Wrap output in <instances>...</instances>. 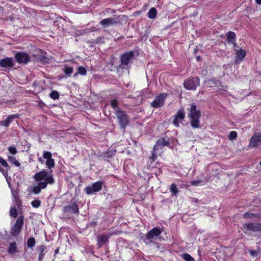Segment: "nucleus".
Here are the masks:
<instances>
[{"label":"nucleus","instance_id":"6","mask_svg":"<svg viewBox=\"0 0 261 261\" xmlns=\"http://www.w3.org/2000/svg\"><path fill=\"white\" fill-rule=\"evenodd\" d=\"M65 214H79V210L76 202H70L67 205L64 206L63 210Z\"/></svg>","mask_w":261,"mask_h":261},{"label":"nucleus","instance_id":"2","mask_svg":"<svg viewBox=\"0 0 261 261\" xmlns=\"http://www.w3.org/2000/svg\"><path fill=\"white\" fill-rule=\"evenodd\" d=\"M115 114L121 128L125 129L129 122L128 116L126 113L120 109H116Z\"/></svg>","mask_w":261,"mask_h":261},{"label":"nucleus","instance_id":"5","mask_svg":"<svg viewBox=\"0 0 261 261\" xmlns=\"http://www.w3.org/2000/svg\"><path fill=\"white\" fill-rule=\"evenodd\" d=\"M103 184V181H98L94 183L91 186H89L85 189L86 193L89 195L94 192H98L102 189Z\"/></svg>","mask_w":261,"mask_h":261},{"label":"nucleus","instance_id":"55","mask_svg":"<svg viewBox=\"0 0 261 261\" xmlns=\"http://www.w3.org/2000/svg\"><path fill=\"white\" fill-rule=\"evenodd\" d=\"M196 59H197V61H200L201 60L200 56H197Z\"/></svg>","mask_w":261,"mask_h":261},{"label":"nucleus","instance_id":"25","mask_svg":"<svg viewBox=\"0 0 261 261\" xmlns=\"http://www.w3.org/2000/svg\"><path fill=\"white\" fill-rule=\"evenodd\" d=\"M156 10L154 8H151L148 13V17L151 19L154 18L156 16Z\"/></svg>","mask_w":261,"mask_h":261},{"label":"nucleus","instance_id":"14","mask_svg":"<svg viewBox=\"0 0 261 261\" xmlns=\"http://www.w3.org/2000/svg\"><path fill=\"white\" fill-rule=\"evenodd\" d=\"M18 117L17 114L9 115L5 120L0 121V125L8 127L11 122Z\"/></svg>","mask_w":261,"mask_h":261},{"label":"nucleus","instance_id":"21","mask_svg":"<svg viewBox=\"0 0 261 261\" xmlns=\"http://www.w3.org/2000/svg\"><path fill=\"white\" fill-rule=\"evenodd\" d=\"M86 73H87L86 69L83 66H80L77 68V72L74 74V77L76 76L78 74H80L82 75H85L86 74Z\"/></svg>","mask_w":261,"mask_h":261},{"label":"nucleus","instance_id":"1","mask_svg":"<svg viewBox=\"0 0 261 261\" xmlns=\"http://www.w3.org/2000/svg\"><path fill=\"white\" fill-rule=\"evenodd\" d=\"M197 107L195 105H192L189 117L191 118V124L194 128H198L199 127V118L201 116L200 111L196 110Z\"/></svg>","mask_w":261,"mask_h":261},{"label":"nucleus","instance_id":"20","mask_svg":"<svg viewBox=\"0 0 261 261\" xmlns=\"http://www.w3.org/2000/svg\"><path fill=\"white\" fill-rule=\"evenodd\" d=\"M227 39L228 42H233L236 38V34L234 32L229 31L227 34Z\"/></svg>","mask_w":261,"mask_h":261},{"label":"nucleus","instance_id":"30","mask_svg":"<svg viewBox=\"0 0 261 261\" xmlns=\"http://www.w3.org/2000/svg\"><path fill=\"white\" fill-rule=\"evenodd\" d=\"M23 224V217H20L17 220L15 224V225L19 227L20 228H21Z\"/></svg>","mask_w":261,"mask_h":261},{"label":"nucleus","instance_id":"53","mask_svg":"<svg viewBox=\"0 0 261 261\" xmlns=\"http://www.w3.org/2000/svg\"><path fill=\"white\" fill-rule=\"evenodd\" d=\"M255 2L257 4H261V0H255Z\"/></svg>","mask_w":261,"mask_h":261},{"label":"nucleus","instance_id":"41","mask_svg":"<svg viewBox=\"0 0 261 261\" xmlns=\"http://www.w3.org/2000/svg\"><path fill=\"white\" fill-rule=\"evenodd\" d=\"M52 154L51 152L49 151H45L43 153V157L47 160L51 159Z\"/></svg>","mask_w":261,"mask_h":261},{"label":"nucleus","instance_id":"42","mask_svg":"<svg viewBox=\"0 0 261 261\" xmlns=\"http://www.w3.org/2000/svg\"><path fill=\"white\" fill-rule=\"evenodd\" d=\"M41 189L38 186H34L32 191L35 194H39L41 192Z\"/></svg>","mask_w":261,"mask_h":261},{"label":"nucleus","instance_id":"8","mask_svg":"<svg viewBox=\"0 0 261 261\" xmlns=\"http://www.w3.org/2000/svg\"><path fill=\"white\" fill-rule=\"evenodd\" d=\"M261 145V133H254L250 139L249 146L254 148Z\"/></svg>","mask_w":261,"mask_h":261},{"label":"nucleus","instance_id":"26","mask_svg":"<svg viewBox=\"0 0 261 261\" xmlns=\"http://www.w3.org/2000/svg\"><path fill=\"white\" fill-rule=\"evenodd\" d=\"M46 249V247L44 245H41L39 247V260H41L43 258V256L44 255V252L45 250Z\"/></svg>","mask_w":261,"mask_h":261},{"label":"nucleus","instance_id":"37","mask_svg":"<svg viewBox=\"0 0 261 261\" xmlns=\"http://www.w3.org/2000/svg\"><path fill=\"white\" fill-rule=\"evenodd\" d=\"M9 160L11 162H13V164L16 166H17V167H19L20 164L19 163V162L16 160L15 159V158L13 156H9Z\"/></svg>","mask_w":261,"mask_h":261},{"label":"nucleus","instance_id":"22","mask_svg":"<svg viewBox=\"0 0 261 261\" xmlns=\"http://www.w3.org/2000/svg\"><path fill=\"white\" fill-rule=\"evenodd\" d=\"M21 228L14 225V226L11 228V233L14 236H17Z\"/></svg>","mask_w":261,"mask_h":261},{"label":"nucleus","instance_id":"57","mask_svg":"<svg viewBox=\"0 0 261 261\" xmlns=\"http://www.w3.org/2000/svg\"><path fill=\"white\" fill-rule=\"evenodd\" d=\"M259 164L261 166V161L260 162Z\"/></svg>","mask_w":261,"mask_h":261},{"label":"nucleus","instance_id":"49","mask_svg":"<svg viewBox=\"0 0 261 261\" xmlns=\"http://www.w3.org/2000/svg\"><path fill=\"white\" fill-rule=\"evenodd\" d=\"M200 183V181L199 180H196V181H191V184L192 185H197L198 184Z\"/></svg>","mask_w":261,"mask_h":261},{"label":"nucleus","instance_id":"10","mask_svg":"<svg viewBox=\"0 0 261 261\" xmlns=\"http://www.w3.org/2000/svg\"><path fill=\"white\" fill-rule=\"evenodd\" d=\"M166 96V94L163 93L156 97L151 103V106L154 108H158L163 106L164 104V99Z\"/></svg>","mask_w":261,"mask_h":261},{"label":"nucleus","instance_id":"17","mask_svg":"<svg viewBox=\"0 0 261 261\" xmlns=\"http://www.w3.org/2000/svg\"><path fill=\"white\" fill-rule=\"evenodd\" d=\"M185 117L184 111L182 110H180L178 111L176 115L175 116L174 120L173 121V123L176 126H178L179 122L178 121V119L183 120Z\"/></svg>","mask_w":261,"mask_h":261},{"label":"nucleus","instance_id":"29","mask_svg":"<svg viewBox=\"0 0 261 261\" xmlns=\"http://www.w3.org/2000/svg\"><path fill=\"white\" fill-rule=\"evenodd\" d=\"M170 191L172 192V194L174 195H176L178 192V189L175 184H172L170 186Z\"/></svg>","mask_w":261,"mask_h":261},{"label":"nucleus","instance_id":"48","mask_svg":"<svg viewBox=\"0 0 261 261\" xmlns=\"http://www.w3.org/2000/svg\"><path fill=\"white\" fill-rule=\"evenodd\" d=\"M250 253V254L252 256H256L257 255V253L255 251H251Z\"/></svg>","mask_w":261,"mask_h":261},{"label":"nucleus","instance_id":"15","mask_svg":"<svg viewBox=\"0 0 261 261\" xmlns=\"http://www.w3.org/2000/svg\"><path fill=\"white\" fill-rule=\"evenodd\" d=\"M161 233V230L160 228L155 227L152 230H150L146 235V239H151L154 237H158Z\"/></svg>","mask_w":261,"mask_h":261},{"label":"nucleus","instance_id":"19","mask_svg":"<svg viewBox=\"0 0 261 261\" xmlns=\"http://www.w3.org/2000/svg\"><path fill=\"white\" fill-rule=\"evenodd\" d=\"M35 57L36 58V60L42 62H46L47 59L45 56V54L41 53L39 55H36L35 56Z\"/></svg>","mask_w":261,"mask_h":261},{"label":"nucleus","instance_id":"33","mask_svg":"<svg viewBox=\"0 0 261 261\" xmlns=\"http://www.w3.org/2000/svg\"><path fill=\"white\" fill-rule=\"evenodd\" d=\"M73 70L72 67L65 66L64 72L67 76H69L73 72Z\"/></svg>","mask_w":261,"mask_h":261},{"label":"nucleus","instance_id":"11","mask_svg":"<svg viewBox=\"0 0 261 261\" xmlns=\"http://www.w3.org/2000/svg\"><path fill=\"white\" fill-rule=\"evenodd\" d=\"M15 64L13 58L6 57L0 60V67L12 68Z\"/></svg>","mask_w":261,"mask_h":261},{"label":"nucleus","instance_id":"51","mask_svg":"<svg viewBox=\"0 0 261 261\" xmlns=\"http://www.w3.org/2000/svg\"><path fill=\"white\" fill-rule=\"evenodd\" d=\"M0 171L3 173L4 175H5L6 171L4 169H1V168L0 167Z\"/></svg>","mask_w":261,"mask_h":261},{"label":"nucleus","instance_id":"46","mask_svg":"<svg viewBox=\"0 0 261 261\" xmlns=\"http://www.w3.org/2000/svg\"><path fill=\"white\" fill-rule=\"evenodd\" d=\"M11 192L14 199H16L18 194L17 192L13 189L11 190Z\"/></svg>","mask_w":261,"mask_h":261},{"label":"nucleus","instance_id":"4","mask_svg":"<svg viewBox=\"0 0 261 261\" xmlns=\"http://www.w3.org/2000/svg\"><path fill=\"white\" fill-rule=\"evenodd\" d=\"M199 79L198 77H191L185 81L184 86L188 90H195L199 85Z\"/></svg>","mask_w":261,"mask_h":261},{"label":"nucleus","instance_id":"47","mask_svg":"<svg viewBox=\"0 0 261 261\" xmlns=\"http://www.w3.org/2000/svg\"><path fill=\"white\" fill-rule=\"evenodd\" d=\"M155 151H154V149H153L152 156H150V159H152V161H154L156 158V155L154 153Z\"/></svg>","mask_w":261,"mask_h":261},{"label":"nucleus","instance_id":"7","mask_svg":"<svg viewBox=\"0 0 261 261\" xmlns=\"http://www.w3.org/2000/svg\"><path fill=\"white\" fill-rule=\"evenodd\" d=\"M14 57L16 62L19 64H27L30 61V57L26 53L18 52Z\"/></svg>","mask_w":261,"mask_h":261},{"label":"nucleus","instance_id":"40","mask_svg":"<svg viewBox=\"0 0 261 261\" xmlns=\"http://www.w3.org/2000/svg\"><path fill=\"white\" fill-rule=\"evenodd\" d=\"M45 182L47 184H52L54 182V179L52 176L47 175L45 178Z\"/></svg>","mask_w":261,"mask_h":261},{"label":"nucleus","instance_id":"12","mask_svg":"<svg viewBox=\"0 0 261 261\" xmlns=\"http://www.w3.org/2000/svg\"><path fill=\"white\" fill-rule=\"evenodd\" d=\"M109 237L106 234H100L97 237V246L101 248L103 245L108 243Z\"/></svg>","mask_w":261,"mask_h":261},{"label":"nucleus","instance_id":"35","mask_svg":"<svg viewBox=\"0 0 261 261\" xmlns=\"http://www.w3.org/2000/svg\"><path fill=\"white\" fill-rule=\"evenodd\" d=\"M111 105L112 107L115 110L116 109H119L118 108V101L117 99H113L111 100Z\"/></svg>","mask_w":261,"mask_h":261},{"label":"nucleus","instance_id":"3","mask_svg":"<svg viewBox=\"0 0 261 261\" xmlns=\"http://www.w3.org/2000/svg\"><path fill=\"white\" fill-rule=\"evenodd\" d=\"M134 54V51H131L123 54L121 56V65L122 66V68H124L126 66L128 67L129 63L133 62L135 59Z\"/></svg>","mask_w":261,"mask_h":261},{"label":"nucleus","instance_id":"9","mask_svg":"<svg viewBox=\"0 0 261 261\" xmlns=\"http://www.w3.org/2000/svg\"><path fill=\"white\" fill-rule=\"evenodd\" d=\"M243 228L246 231L250 230L253 232L261 231V223H248L243 225Z\"/></svg>","mask_w":261,"mask_h":261},{"label":"nucleus","instance_id":"28","mask_svg":"<svg viewBox=\"0 0 261 261\" xmlns=\"http://www.w3.org/2000/svg\"><path fill=\"white\" fill-rule=\"evenodd\" d=\"M46 165L48 168L51 169V168L54 167L55 166V162L53 159H50L48 160L46 162Z\"/></svg>","mask_w":261,"mask_h":261},{"label":"nucleus","instance_id":"36","mask_svg":"<svg viewBox=\"0 0 261 261\" xmlns=\"http://www.w3.org/2000/svg\"><path fill=\"white\" fill-rule=\"evenodd\" d=\"M50 96L53 99H58L59 98V94L56 91H53L50 93Z\"/></svg>","mask_w":261,"mask_h":261},{"label":"nucleus","instance_id":"38","mask_svg":"<svg viewBox=\"0 0 261 261\" xmlns=\"http://www.w3.org/2000/svg\"><path fill=\"white\" fill-rule=\"evenodd\" d=\"M32 206L35 208L39 207L41 204V201L39 200H34L31 202Z\"/></svg>","mask_w":261,"mask_h":261},{"label":"nucleus","instance_id":"39","mask_svg":"<svg viewBox=\"0 0 261 261\" xmlns=\"http://www.w3.org/2000/svg\"><path fill=\"white\" fill-rule=\"evenodd\" d=\"M237 137V133L235 131H231L229 135V139L230 140H233L236 139Z\"/></svg>","mask_w":261,"mask_h":261},{"label":"nucleus","instance_id":"32","mask_svg":"<svg viewBox=\"0 0 261 261\" xmlns=\"http://www.w3.org/2000/svg\"><path fill=\"white\" fill-rule=\"evenodd\" d=\"M181 256L186 261H194V258L189 254H182Z\"/></svg>","mask_w":261,"mask_h":261},{"label":"nucleus","instance_id":"43","mask_svg":"<svg viewBox=\"0 0 261 261\" xmlns=\"http://www.w3.org/2000/svg\"><path fill=\"white\" fill-rule=\"evenodd\" d=\"M38 186L41 189H45L47 186V183L45 181H41L38 183Z\"/></svg>","mask_w":261,"mask_h":261},{"label":"nucleus","instance_id":"52","mask_svg":"<svg viewBox=\"0 0 261 261\" xmlns=\"http://www.w3.org/2000/svg\"><path fill=\"white\" fill-rule=\"evenodd\" d=\"M59 248H58L57 249H56L55 251V254H57L58 252H59Z\"/></svg>","mask_w":261,"mask_h":261},{"label":"nucleus","instance_id":"24","mask_svg":"<svg viewBox=\"0 0 261 261\" xmlns=\"http://www.w3.org/2000/svg\"><path fill=\"white\" fill-rule=\"evenodd\" d=\"M236 54L237 55V58L239 60H242L246 56V53L244 50L240 49V50L237 51Z\"/></svg>","mask_w":261,"mask_h":261},{"label":"nucleus","instance_id":"58","mask_svg":"<svg viewBox=\"0 0 261 261\" xmlns=\"http://www.w3.org/2000/svg\"><path fill=\"white\" fill-rule=\"evenodd\" d=\"M69 261H74V260H69Z\"/></svg>","mask_w":261,"mask_h":261},{"label":"nucleus","instance_id":"45","mask_svg":"<svg viewBox=\"0 0 261 261\" xmlns=\"http://www.w3.org/2000/svg\"><path fill=\"white\" fill-rule=\"evenodd\" d=\"M0 163L2 164V165L4 166V167H7L8 166V163H7V162L4 160L2 158H0Z\"/></svg>","mask_w":261,"mask_h":261},{"label":"nucleus","instance_id":"23","mask_svg":"<svg viewBox=\"0 0 261 261\" xmlns=\"http://www.w3.org/2000/svg\"><path fill=\"white\" fill-rule=\"evenodd\" d=\"M16 243L15 242H12L10 244L8 249V252L10 253H14L16 252Z\"/></svg>","mask_w":261,"mask_h":261},{"label":"nucleus","instance_id":"56","mask_svg":"<svg viewBox=\"0 0 261 261\" xmlns=\"http://www.w3.org/2000/svg\"><path fill=\"white\" fill-rule=\"evenodd\" d=\"M38 160H39L41 163H43V160H42V158H39L38 159Z\"/></svg>","mask_w":261,"mask_h":261},{"label":"nucleus","instance_id":"18","mask_svg":"<svg viewBox=\"0 0 261 261\" xmlns=\"http://www.w3.org/2000/svg\"><path fill=\"white\" fill-rule=\"evenodd\" d=\"M47 175V172L46 170H43L41 172L36 173L34 175V178L36 181H40L45 179Z\"/></svg>","mask_w":261,"mask_h":261},{"label":"nucleus","instance_id":"13","mask_svg":"<svg viewBox=\"0 0 261 261\" xmlns=\"http://www.w3.org/2000/svg\"><path fill=\"white\" fill-rule=\"evenodd\" d=\"M169 145V142L168 141L166 140L165 138H161L156 141L153 147L154 151H155L159 148H162V147L164 146H168Z\"/></svg>","mask_w":261,"mask_h":261},{"label":"nucleus","instance_id":"54","mask_svg":"<svg viewBox=\"0 0 261 261\" xmlns=\"http://www.w3.org/2000/svg\"><path fill=\"white\" fill-rule=\"evenodd\" d=\"M232 43H233V46L235 47H237V43L235 42V41H234L233 42H231Z\"/></svg>","mask_w":261,"mask_h":261},{"label":"nucleus","instance_id":"31","mask_svg":"<svg viewBox=\"0 0 261 261\" xmlns=\"http://www.w3.org/2000/svg\"><path fill=\"white\" fill-rule=\"evenodd\" d=\"M10 215L11 216L16 218L17 216V209L14 207H12L10 208Z\"/></svg>","mask_w":261,"mask_h":261},{"label":"nucleus","instance_id":"44","mask_svg":"<svg viewBox=\"0 0 261 261\" xmlns=\"http://www.w3.org/2000/svg\"><path fill=\"white\" fill-rule=\"evenodd\" d=\"M9 152L12 154H15L17 153L16 148L14 147H9L8 148Z\"/></svg>","mask_w":261,"mask_h":261},{"label":"nucleus","instance_id":"50","mask_svg":"<svg viewBox=\"0 0 261 261\" xmlns=\"http://www.w3.org/2000/svg\"><path fill=\"white\" fill-rule=\"evenodd\" d=\"M192 202H194V203H198V200L197 199H196V198H192Z\"/></svg>","mask_w":261,"mask_h":261},{"label":"nucleus","instance_id":"34","mask_svg":"<svg viewBox=\"0 0 261 261\" xmlns=\"http://www.w3.org/2000/svg\"><path fill=\"white\" fill-rule=\"evenodd\" d=\"M35 244V239L32 237L28 239L27 242V245L28 247H32Z\"/></svg>","mask_w":261,"mask_h":261},{"label":"nucleus","instance_id":"16","mask_svg":"<svg viewBox=\"0 0 261 261\" xmlns=\"http://www.w3.org/2000/svg\"><path fill=\"white\" fill-rule=\"evenodd\" d=\"M118 20L114 18H108L101 20L100 21V24L104 27L118 23Z\"/></svg>","mask_w":261,"mask_h":261},{"label":"nucleus","instance_id":"27","mask_svg":"<svg viewBox=\"0 0 261 261\" xmlns=\"http://www.w3.org/2000/svg\"><path fill=\"white\" fill-rule=\"evenodd\" d=\"M244 217L245 218H251L253 217L259 218L260 217V215L259 214H252L249 212H246L244 214Z\"/></svg>","mask_w":261,"mask_h":261}]
</instances>
